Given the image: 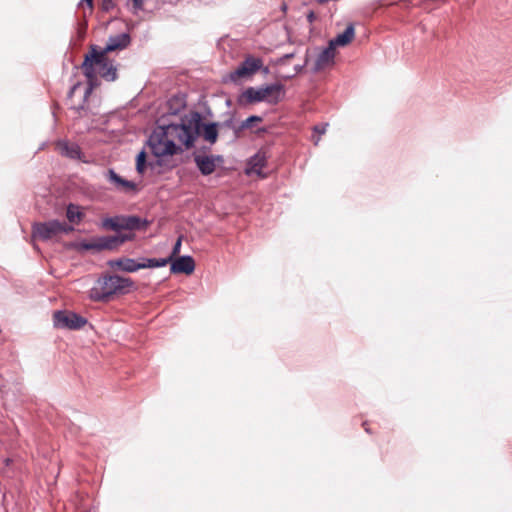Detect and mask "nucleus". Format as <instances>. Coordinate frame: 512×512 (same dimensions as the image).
Wrapping results in <instances>:
<instances>
[{
	"label": "nucleus",
	"instance_id": "f257e3e1",
	"mask_svg": "<svg viewBox=\"0 0 512 512\" xmlns=\"http://www.w3.org/2000/svg\"><path fill=\"white\" fill-rule=\"evenodd\" d=\"M201 119L194 113L181 119L178 124L158 126L150 135L148 143L157 158L172 156L190 149L201 131Z\"/></svg>",
	"mask_w": 512,
	"mask_h": 512
},
{
	"label": "nucleus",
	"instance_id": "f03ea898",
	"mask_svg": "<svg viewBox=\"0 0 512 512\" xmlns=\"http://www.w3.org/2000/svg\"><path fill=\"white\" fill-rule=\"evenodd\" d=\"M82 69L90 86L94 85L98 75L107 81H114L117 78V69L113 62L107 57V54L97 51L94 46L91 47L90 53L85 56Z\"/></svg>",
	"mask_w": 512,
	"mask_h": 512
},
{
	"label": "nucleus",
	"instance_id": "7ed1b4c3",
	"mask_svg": "<svg viewBox=\"0 0 512 512\" xmlns=\"http://www.w3.org/2000/svg\"><path fill=\"white\" fill-rule=\"evenodd\" d=\"M285 95L284 86L280 83H273L262 87H248L238 97L239 105L246 106L259 102L271 105L279 103Z\"/></svg>",
	"mask_w": 512,
	"mask_h": 512
},
{
	"label": "nucleus",
	"instance_id": "20e7f679",
	"mask_svg": "<svg viewBox=\"0 0 512 512\" xmlns=\"http://www.w3.org/2000/svg\"><path fill=\"white\" fill-rule=\"evenodd\" d=\"M133 284L130 278L119 275L104 276L97 280L95 286L91 289L90 297L96 301H104L114 294L129 291Z\"/></svg>",
	"mask_w": 512,
	"mask_h": 512
},
{
	"label": "nucleus",
	"instance_id": "39448f33",
	"mask_svg": "<svg viewBox=\"0 0 512 512\" xmlns=\"http://www.w3.org/2000/svg\"><path fill=\"white\" fill-rule=\"evenodd\" d=\"M169 261L170 258H141V261L138 262L135 259L123 257L119 259L110 260L108 262V265L113 269L133 273L144 268L164 267L168 264Z\"/></svg>",
	"mask_w": 512,
	"mask_h": 512
},
{
	"label": "nucleus",
	"instance_id": "423d86ee",
	"mask_svg": "<svg viewBox=\"0 0 512 512\" xmlns=\"http://www.w3.org/2000/svg\"><path fill=\"white\" fill-rule=\"evenodd\" d=\"M73 231V227L64 222L51 220L33 225V237L41 240H49L59 234H67Z\"/></svg>",
	"mask_w": 512,
	"mask_h": 512
},
{
	"label": "nucleus",
	"instance_id": "0eeeda50",
	"mask_svg": "<svg viewBox=\"0 0 512 512\" xmlns=\"http://www.w3.org/2000/svg\"><path fill=\"white\" fill-rule=\"evenodd\" d=\"M134 238V234H120L114 236H102L89 242H83L82 247L90 250H113Z\"/></svg>",
	"mask_w": 512,
	"mask_h": 512
},
{
	"label": "nucleus",
	"instance_id": "6e6552de",
	"mask_svg": "<svg viewBox=\"0 0 512 512\" xmlns=\"http://www.w3.org/2000/svg\"><path fill=\"white\" fill-rule=\"evenodd\" d=\"M102 228L120 231V230H135L141 226V219L136 216H115L108 217L102 220Z\"/></svg>",
	"mask_w": 512,
	"mask_h": 512
},
{
	"label": "nucleus",
	"instance_id": "1a4fd4ad",
	"mask_svg": "<svg viewBox=\"0 0 512 512\" xmlns=\"http://www.w3.org/2000/svg\"><path fill=\"white\" fill-rule=\"evenodd\" d=\"M263 66L261 58L248 56L245 60L230 74V78L236 81L239 78L249 77L255 74Z\"/></svg>",
	"mask_w": 512,
	"mask_h": 512
},
{
	"label": "nucleus",
	"instance_id": "9d476101",
	"mask_svg": "<svg viewBox=\"0 0 512 512\" xmlns=\"http://www.w3.org/2000/svg\"><path fill=\"white\" fill-rule=\"evenodd\" d=\"M54 323L59 328L79 329L86 324V320L76 313L57 311L54 313Z\"/></svg>",
	"mask_w": 512,
	"mask_h": 512
},
{
	"label": "nucleus",
	"instance_id": "9b49d317",
	"mask_svg": "<svg viewBox=\"0 0 512 512\" xmlns=\"http://www.w3.org/2000/svg\"><path fill=\"white\" fill-rule=\"evenodd\" d=\"M194 162L201 174L207 176L215 171L217 164L222 162V158L213 155H196Z\"/></svg>",
	"mask_w": 512,
	"mask_h": 512
},
{
	"label": "nucleus",
	"instance_id": "f8f14e48",
	"mask_svg": "<svg viewBox=\"0 0 512 512\" xmlns=\"http://www.w3.org/2000/svg\"><path fill=\"white\" fill-rule=\"evenodd\" d=\"M170 270L175 274H192L195 270V261L191 256H181L175 260L172 259Z\"/></svg>",
	"mask_w": 512,
	"mask_h": 512
},
{
	"label": "nucleus",
	"instance_id": "ddd939ff",
	"mask_svg": "<svg viewBox=\"0 0 512 512\" xmlns=\"http://www.w3.org/2000/svg\"><path fill=\"white\" fill-rule=\"evenodd\" d=\"M335 57V48L332 45H328L319 55L315 61L314 70L319 71L333 64Z\"/></svg>",
	"mask_w": 512,
	"mask_h": 512
},
{
	"label": "nucleus",
	"instance_id": "4468645a",
	"mask_svg": "<svg viewBox=\"0 0 512 512\" xmlns=\"http://www.w3.org/2000/svg\"><path fill=\"white\" fill-rule=\"evenodd\" d=\"M130 43V37L126 33H122L113 37H110L107 45L101 52L107 54L108 52H112L115 50H121L126 48Z\"/></svg>",
	"mask_w": 512,
	"mask_h": 512
},
{
	"label": "nucleus",
	"instance_id": "2eb2a0df",
	"mask_svg": "<svg viewBox=\"0 0 512 512\" xmlns=\"http://www.w3.org/2000/svg\"><path fill=\"white\" fill-rule=\"evenodd\" d=\"M107 178L111 183H113L115 185V187L117 189H119L121 191L128 192V191H134L136 189V185L134 182L121 178L112 169L108 170Z\"/></svg>",
	"mask_w": 512,
	"mask_h": 512
},
{
	"label": "nucleus",
	"instance_id": "dca6fc26",
	"mask_svg": "<svg viewBox=\"0 0 512 512\" xmlns=\"http://www.w3.org/2000/svg\"><path fill=\"white\" fill-rule=\"evenodd\" d=\"M266 159L263 154H256L249 160L248 167L246 169L247 174H256L258 176H264L262 170L265 167Z\"/></svg>",
	"mask_w": 512,
	"mask_h": 512
},
{
	"label": "nucleus",
	"instance_id": "f3484780",
	"mask_svg": "<svg viewBox=\"0 0 512 512\" xmlns=\"http://www.w3.org/2000/svg\"><path fill=\"white\" fill-rule=\"evenodd\" d=\"M57 149L60 154L67 156L71 159H78L80 157L81 151L80 147L75 143H69L67 141H59L57 144Z\"/></svg>",
	"mask_w": 512,
	"mask_h": 512
},
{
	"label": "nucleus",
	"instance_id": "a211bd4d",
	"mask_svg": "<svg viewBox=\"0 0 512 512\" xmlns=\"http://www.w3.org/2000/svg\"><path fill=\"white\" fill-rule=\"evenodd\" d=\"M355 32L353 25H348L346 29L339 35H337L334 39L330 41V45L334 48L336 46H345L349 44L354 38Z\"/></svg>",
	"mask_w": 512,
	"mask_h": 512
},
{
	"label": "nucleus",
	"instance_id": "6ab92c4d",
	"mask_svg": "<svg viewBox=\"0 0 512 512\" xmlns=\"http://www.w3.org/2000/svg\"><path fill=\"white\" fill-rule=\"evenodd\" d=\"M202 136L205 141L213 144L218 138V124L208 123L203 125Z\"/></svg>",
	"mask_w": 512,
	"mask_h": 512
},
{
	"label": "nucleus",
	"instance_id": "aec40b11",
	"mask_svg": "<svg viewBox=\"0 0 512 512\" xmlns=\"http://www.w3.org/2000/svg\"><path fill=\"white\" fill-rule=\"evenodd\" d=\"M67 219L70 223L79 224L84 216L80 206L69 204L66 211Z\"/></svg>",
	"mask_w": 512,
	"mask_h": 512
},
{
	"label": "nucleus",
	"instance_id": "412c9836",
	"mask_svg": "<svg viewBox=\"0 0 512 512\" xmlns=\"http://www.w3.org/2000/svg\"><path fill=\"white\" fill-rule=\"evenodd\" d=\"M146 169V152L141 151L136 158V170L139 174H143Z\"/></svg>",
	"mask_w": 512,
	"mask_h": 512
},
{
	"label": "nucleus",
	"instance_id": "4be33fe9",
	"mask_svg": "<svg viewBox=\"0 0 512 512\" xmlns=\"http://www.w3.org/2000/svg\"><path fill=\"white\" fill-rule=\"evenodd\" d=\"M170 105L175 104V109L173 110V114L178 113L181 109L185 107V101L183 97H174L169 101Z\"/></svg>",
	"mask_w": 512,
	"mask_h": 512
},
{
	"label": "nucleus",
	"instance_id": "5701e85b",
	"mask_svg": "<svg viewBox=\"0 0 512 512\" xmlns=\"http://www.w3.org/2000/svg\"><path fill=\"white\" fill-rule=\"evenodd\" d=\"M261 117L259 116H250L248 117L243 123H242V127L243 128H249L251 127V124L254 123L255 121H261Z\"/></svg>",
	"mask_w": 512,
	"mask_h": 512
},
{
	"label": "nucleus",
	"instance_id": "b1692460",
	"mask_svg": "<svg viewBox=\"0 0 512 512\" xmlns=\"http://www.w3.org/2000/svg\"><path fill=\"white\" fill-rule=\"evenodd\" d=\"M180 248H181V239L179 238L173 247L172 254L168 257V258H170V261L168 263H170L172 261L173 257L180 252Z\"/></svg>",
	"mask_w": 512,
	"mask_h": 512
},
{
	"label": "nucleus",
	"instance_id": "393cba45",
	"mask_svg": "<svg viewBox=\"0 0 512 512\" xmlns=\"http://www.w3.org/2000/svg\"><path fill=\"white\" fill-rule=\"evenodd\" d=\"M327 124L318 125L315 126L314 131L317 132L319 135H322L326 132Z\"/></svg>",
	"mask_w": 512,
	"mask_h": 512
},
{
	"label": "nucleus",
	"instance_id": "a878e982",
	"mask_svg": "<svg viewBox=\"0 0 512 512\" xmlns=\"http://www.w3.org/2000/svg\"><path fill=\"white\" fill-rule=\"evenodd\" d=\"M87 4L88 8L92 10L93 8V0H81V4Z\"/></svg>",
	"mask_w": 512,
	"mask_h": 512
},
{
	"label": "nucleus",
	"instance_id": "bb28decb",
	"mask_svg": "<svg viewBox=\"0 0 512 512\" xmlns=\"http://www.w3.org/2000/svg\"><path fill=\"white\" fill-rule=\"evenodd\" d=\"M309 22H313V20L315 19V15L313 12H310L307 16Z\"/></svg>",
	"mask_w": 512,
	"mask_h": 512
},
{
	"label": "nucleus",
	"instance_id": "cd10ccee",
	"mask_svg": "<svg viewBox=\"0 0 512 512\" xmlns=\"http://www.w3.org/2000/svg\"><path fill=\"white\" fill-rule=\"evenodd\" d=\"M76 89V85H74L71 90H70V93H69V96H72V94H74V90Z\"/></svg>",
	"mask_w": 512,
	"mask_h": 512
},
{
	"label": "nucleus",
	"instance_id": "c85d7f7f",
	"mask_svg": "<svg viewBox=\"0 0 512 512\" xmlns=\"http://www.w3.org/2000/svg\"><path fill=\"white\" fill-rule=\"evenodd\" d=\"M320 141V138L318 137L315 141V144H317Z\"/></svg>",
	"mask_w": 512,
	"mask_h": 512
}]
</instances>
